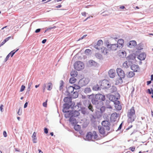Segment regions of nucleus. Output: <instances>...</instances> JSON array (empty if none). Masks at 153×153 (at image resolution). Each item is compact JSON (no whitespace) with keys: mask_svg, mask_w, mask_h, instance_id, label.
<instances>
[{"mask_svg":"<svg viewBox=\"0 0 153 153\" xmlns=\"http://www.w3.org/2000/svg\"><path fill=\"white\" fill-rule=\"evenodd\" d=\"M100 88L103 89H107L110 87V84L108 82H102L101 84Z\"/></svg>","mask_w":153,"mask_h":153,"instance_id":"9b49d317","label":"nucleus"},{"mask_svg":"<svg viewBox=\"0 0 153 153\" xmlns=\"http://www.w3.org/2000/svg\"><path fill=\"white\" fill-rule=\"evenodd\" d=\"M47 100H46L45 102H44L43 103V105L45 107H46L47 106Z\"/></svg>","mask_w":153,"mask_h":153,"instance_id":"bf43d9fd","label":"nucleus"},{"mask_svg":"<svg viewBox=\"0 0 153 153\" xmlns=\"http://www.w3.org/2000/svg\"><path fill=\"white\" fill-rule=\"evenodd\" d=\"M136 57L134 54H131L127 56L126 59L128 60H134L135 59Z\"/></svg>","mask_w":153,"mask_h":153,"instance_id":"c85d7f7f","label":"nucleus"},{"mask_svg":"<svg viewBox=\"0 0 153 153\" xmlns=\"http://www.w3.org/2000/svg\"><path fill=\"white\" fill-rule=\"evenodd\" d=\"M137 48L138 50H141L143 49L140 44H139L137 46Z\"/></svg>","mask_w":153,"mask_h":153,"instance_id":"603ef678","label":"nucleus"},{"mask_svg":"<svg viewBox=\"0 0 153 153\" xmlns=\"http://www.w3.org/2000/svg\"><path fill=\"white\" fill-rule=\"evenodd\" d=\"M22 110H20V108L18 111L17 113L19 115H20L22 114Z\"/></svg>","mask_w":153,"mask_h":153,"instance_id":"052dcab7","label":"nucleus"},{"mask_svg":"<svg viewBox=\"0 0 153 153\" xmlns=\"http://www.w3.org/2000/svg\"><path fill=\"white\" fill-rule=\"evenodd\" d=\"M25 86H24V85H22L21 87V89H20V92H22L23 91L25 88Z\"/></svg>","mask_w":153,"mask_h":153,"instance_id":"864d4df0","label":"nucleus"},{"mask_svg":"<svg viewBox=\"0 0 153 153\" xmlns=\"http://www.w3.org/2000/svg\"><path fill=\"white\" fill-rule=\"evenodd\" d=\"M41 29L40 28H38L36 29L35 31V32L36 33H38L40 32Z\"/></svg>","mask_w":153,"mask_h":153,"instance_id":"69168bd1","label":"nucleus"},{"mask_svg":"<svg viewBox=\"0 0 153 153\" xmlns=\"http://www.w3.org/2000/svg\"><path fill=\"white\" fill-rule=\"evenodd\" d=\"M129 149L131 150L132 152H134L135 149V147L133 146L132 147H130L129 148Z\"/></svg>","mask_w":153,"mask_h":153,"instance_id":"13d9d810","label":"nucleus"},{"mask_svg":"<svg viewBox=\"0 0 153 153\" xmlns=\"http://www.w3.org/2000/svg\"><path fill=\"white\" fill-rule=\"evenodd\" d=\"M30 91V89H27L26 92L25 93V94L26 95H27V96H29V91Z\"/></svg>","mask_w":153,"mask_h":153,"instance_id":"680f3d73","label":"nucleus"},{"mask_svg":"<svg viewBox=\"0 0 153 153\" xmlns=\"http://www.w3.org/2000/svg\"><path fill=\"white\" fill-rule=\"evenodd\" d=\"M79 113L78 111L75 110L74 111H68V112L65 114V117L66 118H69L70 117H76L79 116Z\"/></svg>","mask_w":153,"mask_h":153,"instance_id":"423d86ee","label":"nucleus"},{"mask_svg":"<svg viewBox=\"0 0 153 153\" xmlns=\"http://www.w3.org/2000/svg\"><path fill=\"white\" fill-rule=\"evenodd\" d=\"M109 100L113 102L114 103L115 102V101H117L118 98H117L116 96L113 95H110L108 96Z\"/></svg>","mask_w":153,"mask_h":153,"instance_id":"b1692460","label":"nucleus"},{"mask_svg":"<svg viewBox=\"0 0 153 153\" xmlns=\"http://www.w3.org/2000/svg\"><path fill=\"white\" fill-rule=\"evenodd\" d=\"M89 100H85L83 101V104L85 105H88V109L90 110L92 112H93L94 111V109L93 108V106L90 103L89 104Z\"/></svg>","mask_w":153,"mask_h":153,"instance_id":"1a4fd4ad","label":"nucleus"},{"mask_svg":"<svg viewBox=\"0 0 153 153\" xmlns=\"http://www.w3.org/2000/svg\"><path fill=\"white\" fill-rule=\"evenodd\" d=\"M89 63L91 66H95L97 64V63L96 62L93 60H90L89 61Z\"/></svg>","mask_w":153,"mask_h":153,"instance_id":"c9c22d12","label":"nucleus"},{"mask_svg":"<svg viewBox=\"0 0 153 153\" xmlns=\"http://www.w3.org/2000/svg\"><path fill=\"white\" fill-rule=\"evenodd\" d=\"M111 89L112 91L113 92L116 91L117 90V88L116 87L114 86H112L111 87Z\"/></svg>","mask_w":153,"mask_h":153,"instance_id":"8fccbe9b","label":"nucleus"},{"mask_svg":"<svg viewBox=\"0 0 153 153\" xmlns=\"http://www.w3.org/2000/svg\"><path fill=\"white\" fill-rule=\"evenodd\" d=\"M44 133L46 134H47L48 133V129L47 128H44Z\"/></svg>","mask_w":153,"mask_h":153,"instance_id":"4d7b16f0","label":"nucleus"},{"mask_svg":"<svg viewBox=\"0 0 153 153\" xmlns=\"http://www.w3.org/2000/svg\"><path fill=\"white\" fill-rule=\"evenodd\" d=\"M52 83H49L48 84V88L47 90L49 91H50L52 89Z\"/></svg>","mask_w":153,"mask_h":153,"instance_id":"09e8293b","label":"nucleus"},{"mask_svg":"<svg viewBox=\"0 0 153 153\" xmlns=\"http://www.w3.org/2000/svg\"><path fill=\"white\" fill-rule=\"evenodd\" d=\"M92 89L94 91H97L98 90H100L101 89L100 88L99 85L98 84H97L93 87Z\"/></svg>","mask_w":153,"mask_h":153,"instance_id":"f704fd0d","label":"nucleus"},{"mask_svg":"<svg viewBox=\"0 0 153 153\" xmlns=\"http://www.w3.org/2000/svg\"><path fill=\"white\" fill-rule=\"evenodd\" d=\"M36 133L35 132H34L32 135V137L33 138V142L34 143H36V140L37 139L36 137Z\"/></svg>","mask_w":153,"mask_h":153,"instance_id":"473e14b6","label":"nucleus"},{"mask_svg":"<svg viewBox=\"0 0 153 153\" xmlns=\"http://www.w3.org/2000/svg\"><path fill=\"white\" fill-rule=\"evenodd\" d=\"M91 50L89 49H86L85 50V52L87 55H88Z\"/></svg>","mask_w":153,"mask_h":153,"instance_id":"3c124183","label":"nucleus"},{"mask_svg":"<svg viewBox=\"0 0 153 153\" xmlns=\"http://www.w3.org/2000/svg\"><path fill=\"white\" fill-rule=\"evenodd\" d=\"M101 124L102 125V127L105 128V129L107 131H109L111 130L110 132H111L114 131V126H115L114 124H113L112 125V128H110V123L107 120H103V121Z\"/></svg>","mask_w":153,"mask_h":153,"instance_id":"39448f33","label":"nucleus"},{"mask_svg":"<svg viewBox=\"0 0 153 153\" xmlns=\"http://www.w3.org/2000/svg\"><path fill=\"white\" fill-rule=\"evenodd\" d=\"M109 50L104 47H102L100 48V51L104 55H106L108 52Z\"/></svg>","mask_w":153,"mask_h":153,"instance_id":"a878e982","label":"nucleus"},{"mask_svg":"<svg viewBox=\"0 0 153 153\" xmlns=\"http://www.w3.org/2000/svg\"><path fill=\"white\" fill-rule=\"evenodd\" d=\"M73 87L74 88V90L79 89L81 87V86L79 85L78 84L77 85L75 84H74Z\"/></svg>","mask_w":153,"mask_h":153,"instance_id":"a19ab883","label":"nucleus"},{"mask_svg":"<svg viewBox=\"0 0 153 153\" xmlns=\"http://www.w3.org/2000/svg\"><path fill=\"white\" fill-rule=\"evenodd\" d=\"M74 67L76 70L79 71L84 68V64L80 61H76L74 64Z\"/></svg>","mask_w":153,"mask_h":153,"instance_id":"0eeeda50","label":"nucleus"},{"mask_svg":"<svg viewBox=\"0 0 153 153\" xmlns=\"http://www.w3.org/2000/svg\"><path fill=\"white\" fill-rule=\"evenodd\" d=\"M56 27L55 26H54L53 27H50L49 28H48L47 29H46V30L45 31L44 33H45L46 32H47V31L51 30L53 29H54Z\"/></svg>","mask_w":153,"mask_h":153,"instance_id":"de8ad7c7","label":"nucleus"},{"mask_svg":"<svg viewBox=\"0 0 153 153\" xmlns=\"http://www.w3.org/2000/svg\"><path fill=\"white\" fill-rule=\"evenodd\" d=\"M137 45V43L135 41L132 40L130 41L127 44L128 47L130 48L134 47Z\"/></svg>","mask_w":153,"mask_h":153,"instance_id":"6ab92c4d","label":"nucleus"},{"mask_svg":"<svg viewBox=\"0 0 153 153\" xmlns=\"http://www.w3.org/2000/svg\"><path fill=\"white\" fill-rule=\"evenodd\" d=\"M109 76L111 78H113L114 77L115 75V71L113 69H111L108 72Z\"/></svg>","mask_w":153,"mask_h":153,"instance_id":"f3484780","label":"nucleus"},{"mask_svg":"<svg viewBox=\"0 0 153 153\" xmlns=\"http://www.w3.org/2000/svg\"><path fill=\"white\" fill-rule=\"evenodd\" d=\"M123 122H122L120 125L118 129L116 130V131H119V130H120L121 128H122V125H123Z\"/></svg>","mask_w":153,"mask_h":153,"instance_id":"6e6d98bb","label":"nucleus"},{"mask_svg":"<svg viewBox=\"0 0 153 153\" xmlns=\"http://www.w3.org/2000/svg\"><path fill=\"white\" fill-rule=\"evenodd\" d=\"M28 104V103L27 102H26L24 104V108H25L27 107Z\"/></svg>","mask_w":153,"mask_h":153,"instance_id":"774afa93","label":"nucleus"},{"mask_svg":"<svg viewBox=\"0 0 153 153\" xmlns=\"http://www.w3.org/2000/svg\"><path fill=\"white\" fill-rule=\"evenodd\" d=\"M92 138H93L94 139H96L98 137L97 134L95 131H94L92 133Z\"/></svg>","mask_w":153,"mask_h":153,"instance_id":"c03bdc74","label":"nucleus"},{"mask_svg":"<svg viewBox=\"0 0 153 153\" xmlns=\"http://www.w3.org/2000/svg\"><path fill=\"white\" fill-rule=\"evenodd\" d=\"M135 75V73L134 72L130 71L127 72L126 74V75L128 78H130L133 77Z\"/></svg>","mask_w":153,"mask_h":153,"instance_id":"c756f323","label":"nucleus"},{"mask_svg":"<svg viewBox=\"0 0 153 153\" xmlns=\"http://www.w3.org/2000/svg\"><path fill=\"white\" fill-rule=\"evenodd\" d=\"M89 81L88 78H83L81 79L78 82V84L81 87L87 85Z\"/></svg>","mask_w":153,"mask_h":153,"instance_id":"6e6552de","label":"nucleus"},{"mask_svg":"<svg viewBox=\"0 0 153 153\" xmlns=\"http://www.w3.org/2000/svg\"><path fill=\"white\" fill-rule=\"evenodd\" d=\"M88 98L91 100L92 103L95 105L96 108L99 109L100 106L103 104L102 101L105 100V95L101 94H97L95 95L92 94L90 95H88Z\"/></svg>","mask_w":153,"mask_h":153,"instance_id":"f257e3e1","label":"nucleus"},{"mask_svg":"<svg viewBox=\"0 0 153 153\" xmlns=\"http://www.w3.org/2000/svg\"><path fill=\"white\" fill-rule=\"evenodd\" d=\"M3 107H4V105L2 104L1 105L0 107V110L1 112H3Z\"/></svg>","mask_w":153,"mask_h":153,"instance_id":"e2e57ef3","label":"nucleus"},{"mask_svg":"<svg viewBox=\"0 0 153 153\" xmlns=\"http://www.w3.org/2000/svg\"><path fill=\"white\" fill-rule=\"evenodd\" d=\"M103 43V41L102 40H98L96 45H94V48L97 49L98 50H100V48L98 47L100 46Z\"/></svg>","mask_w":153,"mask_h":153,"instance_id":"4be33fe9","label":"nucleus"},{"mask_svg":"<svg viewBox=\"0 0 153 153\" xmlns=\"http://www.w3.org/2000/svg\"><path fill=\"white\" fill-rule=\"evenodd\" d=\"M100 108V110L101 113H103L104 111L105 110V108L104 106H102V105L100 106V107L99 108Z\"/></svg>","mask_w":153,"mask_h":153,"instance_id":"49530a36","label":"nucleus"},{"mask_svg":"<svg viewBox=\"0 0 153 153\" xmlns=\"http://www.w3.org/2000/svg\"><path fill=\"white\" fill-rule=\"evenodd\" d=\"M117 74L119 76L116 81L117 84H122L123 82L122 79H123L125 76V74L124 71L120 68H117L116 70Z\"/></svg>","mask_w":153,"mask_h":153,"instance_id":"f03ea898","label":"nucleus"},{"mask_svg":"<svg viewBox=\"0 0 153 153\" xmlns=\"http://www.w3.org/2000/svg\"><path fill=\"white\" fill-rule=\"evenodd\" d=\"M81 109L80 111L81 114L83 115L88 114V113L87 111V109L86 108L84 107H81Z\"/></svg>","mask_w":153,"mask_h":153,"instance_id":"7c9ffc66","label":"nucleus"},{"mask_svg":"<svg viewBox=\"0 0 153 153\" xmlns=\"http://www.w3.org/2000/svg\"><path fill=\"white\" fill-rule=\"evenodd\" d=\"M95 56L97 58L99 59H102V55L99 53H96L95 54Z\"/></svg>","mask_w":153,"mask_h":153,"instance_id":"79ce46f5","label":"nucleus"},{"mask_svg":"<svg viewBox=\"0 0 153 153\" xmlns=\"http://www.w3.org/2000/svg\"><path fill=\"white\" fill-rule=\"evenodd\" d=\"M87 36V35H83L82 36L81 38H80L78 40V41H79L80 40L83 39L84 37H85Z\"/></svg>","mask_w":153,"mask_h":153,"instance_id":"0e129e2a","label":"nucleus"},{"mask_svg":"<svg viewBox=\"0 0 153 153\" xmlns=\"http://www.w3.org/2000/svg\"><path fill=\"white\" fill-rule=\"evenodd\" d=\"M72 100L71 97L70 96L65 97L63 99V101L65 103H71L74 102H72Z\"/></svg>","mask_w":153,"mask_h":153,"instance_id":"dca6fc26","label":"nucleus"},{"mask_svg":"<svg viewBox=\"0 0 153 153\" xmlns=\"http://www.w3.org/2000/svg\"><path fill=\"white\" fill-rule=\"evenodd\" d=\"M75 105V103L74 102H73L71 103H65L63 105V108L62 109V111L64 113H67L68 112V111H67V110L69 109L70 108L72 109H74V108H76V107H78V108L79 107V105Z\"/></svg>","mask_w":153,"mask_h":153,"instance_id":"20e7f679","label":"nucleus"},{"mask_svg":"<svg viewBox=\"0 0 153 153\" xmlns=\"http://www.w3.org/2000/svg\"><path fill=\"white\" fill-rule=\"evenodd\" d=\"M105 45H106L107 47L108 48H110V46L111 44L110 43H109V42L108 40H105Z\"/></svg>","mask_w":153,"mask_h":153,"instance_id":"a18cd8bd","label":"nucleus"},{"mask_svg":"<svg viewBox=\"0 0 153 153\" xmlns=\"http://www.w3.org/2000/svg\"><path fill=\"white\" fill-rule=\"evenodd\" d=\"M108 49L109 51L112 50L113 51H115L116 50L117 48H118V46L117 44H112L111 45Z\"/></svg>","mask_w":153,"mask_h":153,"instance_id":"2eb2a0df","label":"nucleus"},{"mask_svg":"<svg viewBox=\"0 0 153 153\" xmlns=\"http://www.w3.org/2000/svg\"><path fill=\"white\" fill-rule=\"evenodd\" d=\"M131 70L133 71V72H137L138 69L139 68V66L137 65L133 64L131 66Z\"/></svg>","mask_w":153,"mask_h":153,"instance_id":"393cba45","label":"nucleus"},{"mask_svg":"<svg viewBox=\"0 0 153 153\" xmlns=\"http://www.w3.org/2000/svg\"><path fill=\"white\" fill-rule=\"evenodd\" d=\"M146 57V54L144 53H142L139 54L137 57L138 59L140 60H144Z\"/></svg>","mask_w":153,"mask_h":153,"instance_id":"aec40b11","label":"nucleus"},{"mask_svg":"<svg viewBox=\"0 0 153 153\" xmlns=\"http://www.w3.org/2000/svg\"><path fill=\"white\" fill-rule=\"evenodd\" d=\"M70 75L72 77H75L77 76V72L76 71H71Z\"/></svg>","mask_w":153,"mask_h":153,"instance_id":"4c0bfd02","label":"nucleus"},{"mask_svg":"<svg viewBox=\"0 0 153 153\" xmlns=\"http://www.w3.org/2000/svg\"><path fill=\"white\" fill-rule=\"evenodd\" d=\"M96 117H94L93 115H91V116L90 117L91 121V123L93 124H95L96 123Z\"/></svg>","mask_w":153,"mask_h":153,"instance_id":"72a5a7b5","label":"nucleus"},{"mask_svg":"<svg viewBox=\"0 0 153 153\" xmlns=\"http://www.w3.org/2000/svg\"><path fill=\"white\" fill-rule=\"evenodd\" d=\"M132 62L131 61H127L123 63V66L125 68H127L131 65L130 63H132Z\"/></svg>","mask_w":153,"mask_h":153,"instance_id":"412c9836","label":"nucleus"},{"mask_svg":"<svg viewBox=\"0 0 153 153\" xmlns=\"http://www.w3.org/2000/svg\"><path fill=\"white\" fill-rule=\"evenodd\" d=\"M124 41L123 39H120L117 41V44L119 49L122 48L124 45Z\"/></svg>","mask_w":153,"mask_h":153,"instance_id":"a211bd4d","label":"nucleus"},{"mask_svg":"<svg viewBox=\"0 0 153 153\" xmlns=\"http://www.w3.org/2000/svg\"><path fill=\"white\" fill-rule=\"evenodd\" d=\"M120 55L121 57L124 58L126 56V53L125 51H123L120 53Z\"/></svg>","mask_w":153,"mask_h":153,"instance_id":"58836bf2","label":"nucleus"},{"mask_svg":"<svg viewBox=\"0 0 153 153\" xmlns=\"http://www.w3.org/2000/svg\"><path fill=\"white\" fill-rule=\"evenodd\" d=\"M78 93L77 91H75L73 92V94H71L70 95V97H71V98L72 99L73 98H76L78 97Z\"/></svg>","mask_w":153,"mask_h":153,"instance_id":"cd10ccee","label":"nucleus"},{"mask_svg":"<svg viewBox=\"0 0 153 153\" xmlns=\"http://www.w3.org/2000/svg\"><path fill=\"white\" fill-rule=\"evenodd\" d=\"M19 50V49H18L16 51H15V50H13L11 51L10 53L7 56L5 59V62H6L8 60L10 56H11V57H12L14 54Z\"/></svg>","mask_w":153,"mask_h":153,"instance_id":"ddd939ff","label":"nucleus"},{"mask_svg":"<svg viewBox=\"0 0 153 153\" xmlns=\"http://www.w3.org/2000/svg\"><path fill=\"white\" fill-rule=\"evenodd\" d=\"M91 91V90L90 88H85L84 89V92L86 94L90 93Z\"/></svg>","mask_w":153,"mask_h":153,"instance_id":"e433bc0d","label":"nucleus"},{"mask_svg":"<svg viewBox=\"0 0 153 153\" xmlns=\"http://www.w3.org/2000/svg\"><path fill=\"white\" fill-rule=\"evenodd\" d=\"M3 134L4 137H6L7 136V132L5 131H3Z\"/></svg>","mask_w":153,"mask_h":153,"instance_id":"338daca9","label":"nucleus"},{"mask_svg":"<svg viewBox=\"0 0 153 153\" xmlns=\"http://www.w3.org/2000/svg\"><path fill=\"white\" fill-rule=\"evenodd\" d=\"M74 129L77 131H78L80 128V126L78 125H74Z\"/></svg>","mask_w":153,"mask_h":153,"instance_id":"37998d69","label":"nucleus"},{"mask_svg":"<svg viewBox=\"0 0 153 153\" xmlns=\"http://www.w3.org/2000/svg\"><path fill=\"white\" fill-rule=\"evenodd\" d=\"M69 118H70L69 121L73 126L75 125L77 123V120L74 117H70Z\"/></svg>","mask_w":153,"mask_h":153,"instance_id":"5701e85b","label":"nucleus"},{"mask_svg":"<svg viewBox=\"0 0 153 153\" xmlns=\"http://www.w3.org/2000/svg\"><path fill=\"white\" fill-rule=\"evenodd\" d=\"M117 113H113L111 115V120H112V121H115V119H117Z\"/></svg>","mask_w":153,"mask_h":153,"instance_id":"2f4dec72","label":"nucleus"},{"mask_svg":"<svg viewBox=\"0 0 153 153\" xmlns=\"http://www.w3.org/2000/svg\"><path fill=\"white\" fill-rule=\"evenodd\" d=\"M98 129L100 133L102 135L104 136H105L108 134V133L106 134L105 130V129L104 128L102 127H100L99 126H98Z\"/></svg>","mask_w":153,"mask_h":153,"instance_id":"4468645a","label":"nucleus"},{"mask_svg":"<svg viewBox=\"0 0 153 153\" xmlns=\"http://www.w3.org/2000/svg\"><path fill=\"white\" fill-rule=\"evenodd\" d=\"M92 138V134L91 132H88L86 136V140H91Z\"/></svg>","mask_w":153,"mask_h":153,"instance_id":"bb28decb","label":"nucleus"},{"mask_svg":"<svg viewBox=\"0 0 153 153\" xmlns=\"http://www.w3.org/2000/svg\"><path fill=\"white\" fill-rule=\"evenodd\" d=\"M76 81V79L74 77H72L70 78L69 80V82L71 84L74 83Z\"/></svg>","mask_w":153,"mask_h":153,"instance_id":"ea45409f","label":"nucleus"},{"mask_svg":"<svg viewBox=\"0 0 153 153\" xmlns=\"http://www.w3.org/2000/svg\"><path fill=\"white\" fill-rule=\"evenodd\" d=\"M11 37V36L8 37L6 38V39H5L3 41H4V42L5 43H6L8 41Z\"/></svg>","mask_w":153,"mask_h":153,"instance_id":"5fc2aeb1","label":"nucleus"},{"mask_svg":"<svg viewBox=\"0 0 153 153\" xmlns=\"http://www.w3.org/2000/svg\"><path fill=\"white\" fill-rule=\"evenodd\" d=\"M114 104L115 108L117 110L120 111L121 109L122 106L119 101H115Z\"/></svg>","mask_w":153,"mask_h":153,"instance_id":"f8f14e48","label":"nucleus"},{"mask_svg":"<svg viewBox=\"0 0 153 153\" xmlns=\"http://www.w3.org/2000/svg\"><path fill=\"white\" fill-rule=\"evenodd\" d=\"M127 117H128V121L132 123L134 121L136 118L135 111L134 107H132L127 113Z\"/></svg>","mask_w":153,"mask_h":153,"instance_id":"7ed1b4c3","label":"nucleus"},{"mask_svg":"<svg viewBox=\"0 0 153 153\" xmlns=\"http://www.w3.org/2000/svg\"><path fill=\"white\" fill-rule=\"evenodd\" d=\"M74 88L72 86H70L67 88V90L65 91V93L67 94V96H70L72 93L74 92Z\"/></svg>","mask_w":153,"mask_h":153,"instance_id":"9d476101","label":"nucleus"}]
</instances>
